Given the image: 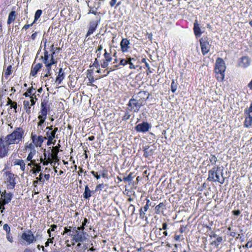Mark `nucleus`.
Segmentation results:
<instances>
[{
  "label": "nucleus",
  "instance_id": "nucleus-17",
  "mask_svg": "<svg viewBox=\"0 0 252 252\" xmlns=\"http://www.w3.org/2000/svg\"><path fill=\"white\" fill-rule=\"evenodd\" d=\"M250 64V60L248 57H243L241 58V61L239 63L240 66L242 67H247Z\"/></svg>",
  "mask_w": 252,
  "mask_h": 252
},
{
  "label": "nucleus",
  "instance_id": "nucleus-10",
  "mask_svg": "<svg viewBox=\"0 0 252 252\" xmlns=\"http://www.w3.org/2000/svg\"><path fill=\"white\" fill-rule=\"evenodd\" d=\"M41 109L39 112L38 118L46 119L47 115V110L49 108L47 101L44 100L41 104Z\"/></svg>",
  "mask_w": 252,
  "mask_h": 252
},
{
  "label": "nucleus",
  "instance_id": "nucleus-43",
  "mask_svg": "<svg viewBox=\"0 0 252 252\" xmlns=\"http://www.w3.org/2000/svg\"><path fill=\"white\" fill-rule=\"evenodd\" d=\"M152 151L150 150V151H148V149H144V156L145 157H148L152 155Z\"/></svg>",
  "mask_w": 252,
  "mask_h": 252
},
{
  "label": "nucleus",
  "instance_id": "nucleus-9",
  "mask_svg": "<svg viewBox=\"0 0 252 252\" xmlns=\"http://www.w3.org/2000/svg\"><path fill=\"white\" fill-rule=\"evenodd\" d=\"M5 183H7L8 189H13L15 186V178L14 175L10 172L5 173Z\"/></svg>",
  "mask_w": 252,
  "mask_h": 252
},
{
  "label": "nucleus",
  "instance_id": "nucleus-15",
  "mask_svg": "<svg viewBox=\"0 0 252 252\" xmlns=\"http://www.w3.org/2000/svg\"><path fill=\"white\" fill-rule=\"evenodd\" d=\"M32 143L36 147H41L42 143L43 142L45 139H46V137H43L42 136H39L36 137L35 135H32Z\"/></svg>",
  "mask_w": 252,
  "mask_h": 252
},
{
  "label": "nucleus",
  "instance_id": "nucleus-50",
  "mask_svg": "<svg viewBox=\"0 0 252 252\" xmlns=\"http://www.w3.org/2000/svg\"><path fill=\"white\" fill-rule=\"evenodd\" d=\"M6 238L8 240V241H9L10 242L12 243L13 242V238L10 234V232L6 233Z\"/></svg>",
  "mask_w": 252,
  "mask_h": 252
},
{
  "label": "nucleus",
  "instance_id": "nucleus-40",
  "mask_svg": "<svg viewBox=\"0 0 252 252\" xmlns=\"http://www.w3.org/2000/svg\"><path fill=\"white\" fill-rule=\"evenodd\" d=\"M145 211H143V209L141 208L140 210V218L144 219H145V220L147 219V217L145 216Z\"/></svg>",
  "mask_w": 252,
  "mask_h": 252
},
{
  "label": "nucleus",
  "instance_id": "nucleus-12",
  "mask_svg": "<svg viewBox=\"0 0 252 252\" xmlns=\"http://www.w3.org/2000/svg\"><path fill=\"white\" fill-rule=\"evenodd\" d=\"M84 231L75 230V234L73 235L72 240L75 242H82L84 241L86 238L85 236Z\"/></svg>",
  "mask_w": 252,
  "mask_h": 252
},
{
  "label": "nucleus",
  "instance_id": "nucleus-54",
  "mask_svg": "<svg viewBox=\"0 0 252 252\" xmlns=\"http://www.w3.org/2000/svg\"><path fill=\"white\" fill-rule=\"evenodd\" d=\"M5 204H3V202L2 201H0V210H1V213H2L3 210L5 209L4 208Z\"/></svg>",
  "mask_w": 252,
  "mask_h": 252
},
{
  "label": "nucleus",
  "instance_id": "nucleus-1",
  "mask_svg": "<svg viewBox=\"0 0 252 252\" xmlns=\"http://www.w3.org/2000/svg\"><path fill=\"white\" fill-rule=\"evenodd\" d=\"M146 94L145 92H140L137 95H135L133 98H131L128 102V106L130 107L131 110L134 112H138L140 107L144 105L145 99L143 95Z\"/></svg>",
  "mask_w": 252,
  "mask_h": 252
},
{
  "label": "nucleus",
  "instance_id": "nucleus-38",
  "mask_svg": "<svg viewBox=\"0 0 252 252\" xmlns=\"http://www.w3.org/2000/svg\"><path fill=\"white\" fill-rule=\"evenodd\" d=\"M35 154V151H31L29 154L27 158V160L28 161L32 160L33 156Z\"/></svg>",
  "mask_w": 252,
  "mask_h": 252
},
{
  "label": "nucleus",
  "instance_id": "nucleus-35",
  "mask_svg": "<svg viewBox=\"0 0 252 252\" xmlns=\"http://www.w3.org/2000/svg\"><path fill=\"white\" fill-rule=\"evenodd\" d=\"M49 163H50L51 165L52 166H54L56 164L55 163H54L53 161H51V158L50 157L48 158L47 160L43 162V164L45 165H47Z\"/></svg>",
  "mask_w": 252,
  "mask_h": 252
},
{
  "label": "nucleus",
  "instance_id": "nucleus-59",
  "mask_svg": "<svg viewBox=\"0 0 252 252\" xmlns=\"http://www.w3.org/2000/svg\"><path fill=\"white\" fill-rule=\"evenodd\" d=\"M232 213H233V214L235 216H239L241 212L240 210H238L233 211L232 212Z\"/></svg>",
  "mask_w": 252,
  "mask_h": 252
},
{
  "label": "nucleus",
  "instance_id": "nucleus-3",
  "mask_svg": "<svg viewBox=\"0 0 252 252\" xmlns=\"http://www.w3.org/2000/svg\"><path fill=\"white\" fill-rule=\"evenodd\" d=\"M223 174L222 169H220V167H214L209 171L208 180L210 181L218 182L222 184L224 182Z\"/></svg>",
  "mask_w": 252,
  "mask_h": 252
},
{
  "label": "nucleus",
  "instance_id": "nucleus-31",
  "mask_svg": "<svg viewBox=\"0 0 252 252\" xmlns=\"http://www.w3.org/2000/svg\"><path fill=\"white\" fill-rule=\"evenodd\" d=\"M105 53L104 54V58L105 61L109 63L112 61V58L111 56V55L110 53H108L107 52V51L106 49L104 50Z\"/></svg>",
  "mask_w": 252,
  "mask_h": 252
},
{
  "label": "nucleus",
  "instance_id": "nucleus-19",
  "mask_svg": "<svg viewBox=\"0 0 252 252\" xmlns=\"http://www.w3.org/2000/svg\"><path fill=\"white\" fill-rule=\"evenodd\" d=\"M15 165L20 166V169L22 171H24L25 170L26 164L23 159H16L13 161Z\"/></svg>",
  "mask_w": 252,
  "mask_h": 252
},
{
  "label": "nucleus",
  "instance_id": "nucleus-53",
  "mask_svg": "<svg viewBox=\"0 0 252 252\" xmlns=\"http://www.w3.org/2000/svg\"><path fill=\"white\" fill-rule=\"evenodd\" d=\"M101 67L103 68H106L108 65V62L103 61V63L101 64Z\"/></svg>",
  "mask_w": 252,
  "mask_h": 252
},
{
  "label": "nucleus",
  "instance_id": "nucleus-44",
  "mask_svg": "<svg viewBox=\"0 0 252 252\" xmlns=\"http://www.w3.org/2000/svg\"><path fill=\"white\" fill-rule=\"evenodd\" d=\"M128 211L131 213V215H132L134 213L135 211V207L131 204L128 208Z\"/></svg>",
  "mask_w": 252,
  "mask_h": 252
},
{
  "label": "nucleus",
  "instance_id": "nucleus-42",
  "mask_svg": "<svg viewBox=\"0 0 252 252\" xmlns=\"http://www.w3.org/2000/svg\"><path fill=\"white\" fill-rule=\"evenodd\" d=\"M35 95L33 96H30V104L31 105H33L35 103V100H37V99L35 97Z\"/></svg>",
  "mask_w": 252,
  "mask_h": 252
},
{
  "label": "nucleus",
  "instance_id": "nucleus-39",
  "mask_svg": "<svg viewBox=\"0 0 252 252\" xmlns=\"http://www.w3.org/2000/svg\"><path fill=\"white\" fill-rule=\"evenodd\" d=\"M245 115H251L252 116V102L251 104L250 107L249 109H246L245 111Z\"/></svg>",
  "mask_w": 252,
  "mask_h": 252
},
{
  "label": "nucleus",
  "instance_id": "nucleus-32",
  "mask_svg": "<svg viewBox=\"0 0 252 252\" xmlns=\"http://www.w3.org/2000/svg\"><path fill=\"white\" fill-rule=\"evenodd\" d=\"M216 73L217 80L219 81H222L224 78V72H216Z\"/></svg>",
  "mask_w": 252,
  "mask_h": 252
},
{
  "label": "nucleus",
  "instance_id": "nucleus-25",
  "mask_svg": "<svg viewBox=\"0 0 252 252\" xmlns=\"http://www.w3.org/2000/svg\"><path fill=\"white\" fill-rule=\"evenodd\" d=\"M194 32L196 36H199L201 34V32L199 28V24L196 22L194 24Z\"/></svg>",
  "mask_w": 252,
  "mask_h": 252
},
{
  "label": "nucleus",
  "instance_id": "nucleus-29",
  "mask_svg": "<svg viewBox=\"0 0 252 252\" xmlns=\"http://www.w3.org/2000/svg\"><path fill=\"white\" fill-rule=\"evenodd\" d=\"M46 134L47 136V139H49L50 141H53L55 138L56 134L53 131H48L46 132Z\"/></svg>",
  "mask_w": 252,
  "mask_h": 252
},
{
  "label": "nucleus",
  "instance_id": "nucleus-51",
  "mask_svg": "<svg viewBox=\"0 0 252 252\" xmlns=\"http://www.w3.org/2000/svg\"><path fill=\"white\" fill-rule=\"evenodd\" d=\"M222 240V238L221 237H218L217 238L216 241H214V243L218 245L219 243H220Z\"/></svg>",
  "mask_w": 252,
  "mask_h": 252
},
{
  "label": "nucleus",
  "instance_id": "nucleus-28",
  "mask_svg": "<svg viewBox=\"0 0 252 252\" xmlns=\"http://www.w3.org/2000/svg\"><path fill=\"white\" fill-rule=\"evenodd\" d=\"M58 151L57 152H54L53 151V153H51L50 156V158H51V161L54 160L55 162L54 163H55L56 162H57L59 160V158L58 157Z\"/></svg>",
  "mask_w": 252,
  "mask_h": 252
},
{
  "label": "nucleus",
  "instance_id": "nucleus-64",
  "mask_svg": "<svg viewBox=\"0 0 252 252\" xmlns=\"http://www.w3.org/2000/svg\"><path fill=\"white\" fill-rule=\"evenodd\" d=\"M147 37H148V38L150 40H152V33H147Z\"/></svg>",
  "mask_w": 252,
  "mask_h": 252
},
{
  "label": "nucleus",
  "instance_id": "nucleus-45",
  "mask_svg": "<svg viewBox=\"0 0 252 252\" xmlns=\"http://www.w3.org/2000/svg\"><path fill=\"white\" fill-rule=\"evenodd\" d=\"M34 173L39 172L41 171V166L39 164H34Z\"/></svg>",
  "mask_w": 252,
  "mask_h": 252
},
{
  "label": "nucleus",
  "instance_id": "nucleus-30",
  "mask_svg": "<svg viewBox=\"0 0 252 252\" xmlns=\"http://www.w3.org/2000/svg\"><path fill=\"white\" fill-rule=\"evenodd\" d=\"M35 89H33V87H32L28 89L27 91L24 93V95L25 96L35 95V93H33V91H35Z\"/></svg>",
  "mask_w": 252,
  "mask_h": 252
},
{
  "label": "nucleus",
  "instance_id": "nucleus-48",
  "mask_svg": "<svg viewBox=\"0 0 252 252\" xmlns=\"http://www.w3.org/2000/svg\"><path fill=\"white\" fill-rule=\"evenodd\" d=\"M39 120V121L37 123L38 126H39L40 127H42L43 124L44 123L46 119H43V118H38Z\"/></svg>",
  "mask_w": 252,
  "mask_h": 252
},
{
  "label": "nucleus",
  "instance_id": "nucleus-56",
  "mask_svg": "<svg viewBox=\"0 0 252 252\" xmlns=\"http://www.w3.org/2000/svg\"><path fill=\"white\" fill-rule=\"evenodd\" d=\"M11 65H9L7 68L6 71L5 72V74L9 75L11 73Z\"/></svg>",
  "mask_w": 252,
  "mask_h": 252
},
{
  "label": "nucleus",
  "instance_id": "nucleus-34",
  "mask_svg": "<svg viewBox=\"0 0 252 252\" xmlns=\"http://www.w3.org/2000/svg\"><path fill=\"white\" fill-rule=\"evenodd\" d=\"M42 13V11L41 10H37L35 13V15H34V21L33 22V23H34L36 20H37L38 19V18L40 17L41 14Z\"/></svg>",
  "mask_w": 252,
  "mask_h": 252
},
{
  "label": "nucleus",
  "instance_id": "nucleus-7",
  "mask_svg": "<svg viewBox=\"0 0 252 252\" xmlns=\"http://www.w3.org/2000/svg\"><path fill=\"white\" fill-rule=\"evenodd\" d=\"M10 144L7 143L5 139H0V158H3L7 155Z\"/></svg>",
  "mask_w": 252,
  "mask_h": 252
},
{
  "label": "nucleus",
  "instance_id": "nucleus-63",
  "mask_svg": "<svg viewBox=\"0 0 252 252\" xmlns=\"http://www.w3.org/2000/svg\"><path fill=\"white\" fill-rule=\"evenodd\" d=\"M102 187H103V184H99V185L96 186V190H97V189L101 190Z\"/></svg>",
  "mask_w": 252,
  "mask_h": 252
},
{
  "label": "nucleus",
  "instance_id": "nucleus-47",
  "mask_svg": "<svg viewBox=\"0 0 252 252\" xmlns=\"http://www.w3.org/2000/svg\"><path fill=\"white\" fill-rule=\"evenodd\" d=\"M3 229L6 231V233L10 232V228L7 224H4L3 227Z\"/></svg>",
  "mask_w": 252,
  "mask_h": 252
},
{
  "label": "nucleus",
  "instance_id": "nucleus-26",
  "mask_svg": "<svg viewBox=\"0 0 252 252\" xmlns=\"http://www.w3.org/2000/svg\"><path fill=\"white\" fill-rule=\"evenodd\" d=\"M24 107L26 110V112L28 114H30L31 112V105L30 102L29 100H24L23 102Z\"/></svg>",
  "mask_w": 252,
  "mask_h": 252
},
{
  "label": "nucleus",
  "instance_id": "nucleus-11",
  "mask_svg": "<svg viewBox=\"0 0 252 252\" xmlns=\"http://www.w3.org/2000/svg\"><path fill=\"white\" fill-rule=\"evenodd\" d=\"M226 69L225 63L223 60L221 58H218L216 62L215 72H223Z\"/></svg>",
  "mask_w": 252,
  "mask_h": 252
},
{
  "label": "nucleus",
  "instance_id": "nucleus-16",
  "mask_svg": "<svg viewBox=\"0 0 252 252\" xmlns=\"http://www.w3.org/2000/svg\"><path fill=\"white\" fill-rule=\"evenodd\" d=\"M129 43H130L129 41L128 40H127V39H126V38H123L122 40V41L120 43V45H121V50L123 52H125L127 51V50L129 48Z\"/></svg>",
  "mask_w": 252,
  "mask_h": 252
},
{
  "label": "nucleus",
  "instance_id": "nucleus-46",
  "mask_svg": "<svg viewBox=\"0 0 252 252\" xmlns=\"http://www.w3.org/2000/svg\"><path fill=\"white\" fill-rule=\"evenodd\" d=\"M57 228V225L55 224H53L51 226V230H48V233L49 234V237H51V231H55V229Z\"/></svg>",
  "mask_w": 252,
  "mask_h": 252
},
{
  "label": "nucleus",
  "instance_id": "nucleus-20",
  "mask_svg": "<svg viewBox=\"0 0 252 252\" xmlns=\"http://www.w3.org/2000/svg\"><path fill=\"white\" fill-rule=\"evenodd\" d=\"M97 25V24L94 22H91L89 30L86 34V37L89 36L94 32L95 30Z\"/></svg>",
  "mask_w": 252,
  "mask_h": 252
},
{
  "label": "nucleus",
  "instance_id": "nucleus-24",
  "mask_svg": "<svg viewBox=\"0 0 252 252\" xmlns=\"http://www.w3.org/2000/svg\"><path fill=\"white\" fill-rule=\"evenodd\" d=\"M92 191H91L88 186H86L85 188V191L83 193V197L86 199H89L92 196Z\"/></svg>",
  "mask_w": 252,
  "mask_h": 252
},
{
  "label": "nucleus",
  "instance_id": "nucleus-27",
  "mask_svg": "<svg viewBox=\"0 0 252 252\" xmlns=\"http://www.w3.org/2000/svg\"><path fill=\"white\" fill-rule=\"evenodd\" d=\"M34 145L32 142H27L25 146V149L26 150H29L31 151H35L34 149Z\"/></svg>",
  "mask_w": 252,
  "mask_h": 252
},
{
  "label": "nucleus",
  "instance_id": "nucleus-13",
  "mask_svg": "<svg viewBox=\"0 0 252 252\" xmlns=\"http://www.w3.org/2000/svg\"><path fill=\"white\" fill-rule=\"evenodd\" d=\"M151 126L147 122H143L142 123L137 125L135 128L138 132H146L151 128Z\"/></svg>",
  "mask_w": 252,
  "mask_h": 252
},
{
  "label": "nucleus",
  "instance_id": "nucleus-18",
  "mask_svg": "<svg viewBox=\"0 0 252 252\" xmlns=\"http://www.w3.org/2000/svg\"><path fill=\"white\" fill-rule=\"evenodd\" d=\"M42 66V65L40 63H38L34 66L32 65L31 69V75L32 76H34Z\"/></svg>",
  "mask_w": 252,
  "mask_h": 252
},
{
  "label": "nucleus",
  "instance_id": "nucleus-33",
  "mask_svg": "<svg viewBox=\"0 0 252 252\" xmlns=\"http://www.w3.org/2000/svg\"><path fill=\"white\" fill-rule=\"evenodd\" d=\"M51 58V55H49L47 50H45L44 51V63H49L48 61L49 58Z\"/></svg>",
  "mask_w": 252,
  "mask_h": 252
},
{
  "label": "nucleus",
  "instance_id": "nucleus-52",
  "mask_svg": "<svg viewBox=\"0 0 252 252\" xmlns=\"http://www.w3.org/2000/svg\"><path fill=\"white\" fill-rule=\"evenodd\" d=\"M38 181L37 180H36V181H34L33 182V185L34 186V191H35V192H34V193H35V194H38V193H39V192H38V191H35V190H36V189H35V188H36V187H37V183H38Z\"/></svg>",
  "mask_w": 252,
  "mask_h": 252
},
{
  "label": "nucleus",
  "instance_id": "nucleus-41",
  "mask_svg": "<svg viewBox=\"0 0 252 252\" xmlns=\"http://www.w3.org/2000/svg\"><path fill=\"white\" fill-rule=\"evenodd\" d=\"M171 87L172 92L174 93L177 90V86L174 81H172V82Z\"/></svg>",
  "mask_w": 252,
  "mask_h": 252
},
{
  "label": "nucleus",
  "instance_id": "nucleus-61",
  "mask_svg": "<svg viewBox=\"0 0 252 252\" xmlns=\"http://www.w3.org/2000/svg\"><path fill=\"white\" fill-rule=\"evenodd\" d=\"M101 176L103 178H106L107 176V171L106 170H103L101 172Z\"/></svg>",
  "mask_w": 252,
  "mask_h": 252
},
{
  "label": "nucleus",
  "instance_id": "nucleus-58",
  "mask_svg": "<svg viewBox=\"0 0 252 252\" xmlns=\"http://www.w3.org/2000/svg\"><path fill=\"white\" fill-rule=\"evenodd\" d=\"M42 236V234L41 232H37L35 237V240L36 239L40 238Z\"/></svg>",
  "mask_w": 252,
  "mask_h": 252
},
{
  "label": "nucleus",
  "instance_id": "nucleus-55",
  "mask_svg": "<svg viewBox=\"0 0 252 252\" xmlns=\"http://www.w3.org/2000/svg\"><path fill=\"white\" fill-rule=\"evenodd\" d=\"M60 147V145L59 144L58 146H56V147H54L53 149L52 150V152L53 153V151L54 152H57L58 153H59V148Z\"/></svg>",
  "mask_w": 252,
  "mask_h": 252
},
{
  "label": "nucleus",
  "instance_id": "nucleus-49",
  "mask_svg": "<svg viewBox=\"0 0 252 252\" xmlns=\"http://www.w3.org/2000/svg\"><path fill=\"white\" fill-rule=\"evenodd\" d=\"M141 62L143 63H145L146 67L147 68L148 70H149V72H151V71L150 70V67L149 63L146 62V59L145 58H143L142 59Z\"/></svg>",
  "mask_w": 252,
  "mask_h": 252
},
{
  "label": "nucleus",
  "instance_id": "nucleus-57",
  "mask_svg": "<svg viewBox=\"0 0 252 252\" xmlns=\"http://www.w3.org/2000/svg\"><path fill=\"white\" fill-rule=\"evenodd\" d=\"M42 176V173H40L39 177H37L36 179L40 182H44V180H43Z\"/></svg>",
  "mask_w": 252,
  "mask_h": 252
},
{
  "label": "nucleus",
  "instance_id": "nucleus-60",
  "mask_svg": "<svg viewBox=\"0 0 252 252\" xmlns=\"http://www.w3.org/2000/svg\"><path fill=\"white\" fill-rule=\"evenodd\" d=\"M13 104L10 105L11 108H13L15 110V112H16V109L17 108V103L16 102L12 103Z\"/></svg>",
  "mask_w": 252,
  "mask_h": 252
},
{
  "label": "nucleus",
  "instance_id": "nucleus-8",
  "mask_svg": "<svg viewBox=\"0 0 252 252\" xmlns=\"http://www.w3.org/2000/svg\"><path fill=\"white\" fill-rule=\"evenodd\" d=\"M54 45H52L50 46V50L52 52L51 54V58L50 60L49 63H45L46 64V69L45 71L46 72V74H45V77H48L50 75V71L51 70V65L56 63V61L54 59V54H55V51H54Z\"/></svg>",
  "mask_w": 252,
  "mask_h": 252
},
{
  "label": "nucleus",
  "instance_id": "nucleus-37",
  "mask_svg": "<svg viewBox=\"0 0 252 252\" xmlns=\"http://www.w3.org/2000/svg\"><path fill=\"white\" fill-rule=\"evenodd\" d=\"M209 160L213 164H215L217 161V158L215 156L211 155Z\"/></svg>",
  "mask_w": 252,
  "mask_h": 252
},
{
  "label": "nucleus",
  "instance_id": "nucleus-23",
  "mask_svg": "<svg viewBox=\"0 0 252 252\" xmlns=\"http://www.w3.org/2000/svg\"><path fill=\"white\" fill-rule=\"evenodd\" d=\"M16 12L15 11H12L9 14L7 20V24H10L12 22H13L16 19Z\"/></svg>",
  "mask_w": 252,
  "mask_h": 252
},
{
  "label": "nucleus",
  "instance_id": "nucleus-6",
  "mask_svg": "<svg viewBox=\"0 0 252 252\" xmlns=\"http://www.w3.org/2000/svg\"><path fill=\"white\" fill-rule=\"evenodd\" d=\"M210 40L207 37H202L200 40V43L202 54L205 55L207 54L210 49Z\"/></svg>",
  "mask_w": 252,
  "mask_h": 252
},
{
  "label": "nucleus",
  "instance_id": "nucleus-22",
  "mask_svg": "<svg viewBox=\"0 0 252 252\" xmlns=\"http://www.w3.org/2000/svg\"><path fill=\"white\" fill-rule=\"evenodd\" d=\"M64 79V72L62 68H60L58 75L56 78V82L58 84H61L63 80Z\"/></svg>",
  "mask_w": 252,
  "mask_h": 252
},
{
  "label": "nucleus",
  "instance_id": "nucleus-2",
  "mask_svg": "<svg viewBox=\"0 0 252 252\" xmlns=\"http://www.w3.org/2000/svg\"><path fill=\"white\" fill-rule=\"evenodd\" d=\"M24 130L21 127H17L11 134L5 138L8 144H18L24 138Z\"/></svg>",
  "mask_w": 252,
  "mask_h": 252
},
{
  "label": "nucleus",
  "instance_id": "nucleus-36",
  "mask_svg": "<svg viewBox=\"0 0 252 252\" xmlns=\"http://www.w3.org/2000/svg\"><path fill=\"white\" fill-rule=\"evenodd\" d=\"M133 179V177L132 176V173H130L127 177H125L123 178V181L125 182H131Z\"/></svg>",
  "mask_w": 252,
  "mask_h": 252
},
{
  "label": "nucleus",
  "instance_id": "nucleus-62",
  "mask_svg": "<svg viewBox=\"0 0 252 252\" xmlns=\"http://www.w3.org/2000/svg\"><path fill=\"white\" fill-rule=\"evenodd\" d=\"M116 0H111V1L110 2V5L111 6H113L115 5V4H116Z\"/></svg>",
  "mask_w": 252,
  "mask_h": 252
},
{
  "label": "nucleus",
  "instance_id": "nucleus-5",
  "mask_svg": "<svg viewBox=\"0 0 252 252\" xmlns=\"http://www.w3.org/2000/svg\"><path fill=\"white\" fill-rule=\"evenodd\" d=\"M21 239L26 242L28 245L32 243L35 241V237L31 230H28L24 232L21 236Z\"/></svg>",
  "mask_w": 252,
  "mask_h": 252
},
{
  "label": "nucleus",
  "instance_id": "nucleus-21",
  "mask_svg": "<svg viewBox=\"0 0 252 252\" xmlns=\"http://www.w3.org/2000/svg\"><path fill=\"white\" fill-rule=\"evenodd\" d=\"M252 124V116L251 115H245V120L244 125L246 127H250Z\"/></svg>",
  "mask_w": 252,
  "mask_h": 252
},
{
  "label": "nucleus",
  "instance_id": "nucleus-14",
  "mask_svg": "<svg viewBox=\"0 0 252 252\" xmlns=\"http://www.w3.org/2000/svg\"><path fill=\"white\" fill-rule=\"evenodd\" d=\"M13 194L10 192H6L5 191L2 192L1 194L0 200L3 202V204L9 203L12 198Z\"/></svg>",
  "mask_w": 252,
  "mask_h": 252
},
{
  "label": "nucleus",
  "instance_id": "nucleus-4",
  "mask_svg": "<svg viewBox=\"0 0 252 252\" xmlns=\"http://www.w3.org/2000/svg\"><path fill=\"white\" fill-rule=\"evenodd\" d=\"M136 60L134 58H131L130 56H126L125 59H121L120 63L118 65H115V67H118L119 65L125 66L129 64V68L130 69H136L138 67V65H135Z\"/></svg>",
  "mask_w": 252,
  "mask_h": 252
}]
</instances>
